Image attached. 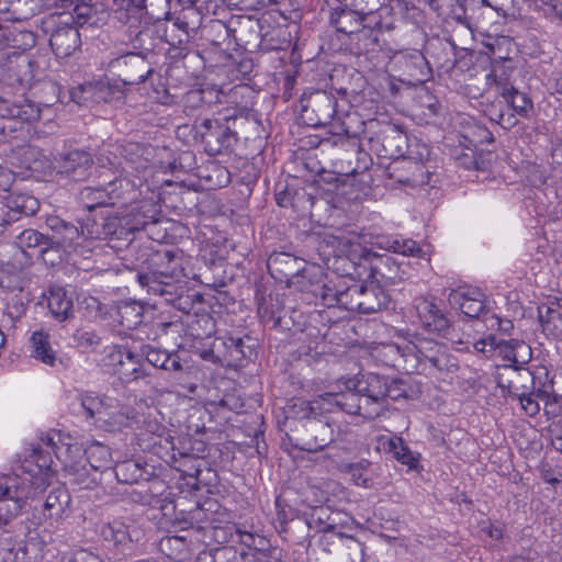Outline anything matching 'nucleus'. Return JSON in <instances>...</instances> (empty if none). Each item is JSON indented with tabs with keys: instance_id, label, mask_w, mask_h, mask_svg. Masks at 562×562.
Instances as JSON below:
<instances>
[{
	"instance_id": "nucleus-1",
	"label": "nucleus",
	"mask_w": 562,
	"mask_h": 562,
	"mask_svg": "<svg viewBox=\"0 0 562 562\" xmlns=\"http://www.w3.org/2000/svg\"><path fill=\"white\" fill-rule=\"evenodd\" d=\"M108 206L117 207L115 218L123 232L134 233L156 225L162 217L155 190L148 181L127 173L104 186Z\"/></svg>"
},
{
	"instance_id": "nucleus-2",
	"label": "nucleus",
	"mask_w": 562,
	"mask_h": 562,
	"mask_svg": "<svg viewBox=\"0 0 562 562\" xmlns=\"http://www.w3.org/2000/svg\"><path fill=\"white\" fill-rule=\"evenodd\" d=\"M46 225L50 229V248H58L69 256L88 259L101 251L103 239L95 222L78 224L67 222L59 216H48Z\"/></svg>"
},
{
	"instance_id": "nucleus-3",
	"label": "nucleus",
	"mask_w": 562,
	"mask_h": 562,
	"mask_svg": "<svg viewBox=\"0 0 562 562\" xmlns=\"http://www.w3.org/2000/svg\"><path fill=\"white\" fill-rule=\"evenodd\" d=\"M42 441L54 451L55 457L61 462L69 484L79 490H89L99 484L101 474L83 461L81 447L74 441L71 436L60 430L50 429L44 434Z\"/></svg>"
},
{
	"instance_id": "nucleus-4",
	"label": "nucleus",
	"mask_w": 562,
	"mask_h": 562,
	"mask_svg": "<svg viewBox=\"0 0 562 562\" xmlns=\"http://www.w3.org/2000/svg\"><path fill=\"white\" fill-rule=\"evenodd\" d=\"M321 409V403L296 398L289 406L288 419H297L302 423V429L297 430L295 446L304 451L316 452L323 450L335 439L333 425L325 418H318L316 411Z\"/></svg>"
},
{
	"instance_id": "nucleus-5",
	"label": "nucleus",
	"mask_w": 562,
	"mask_h": 562,
	"mask_svg": "<svg viewBox=\"0 0 562 562\" xmlns=\"http://www.w3.org/2000/svg\"><path fill=\"white\" fill-rule=\"evenodd\" d=\"M32 72H0V116L19 119L23 122L36 121L40 108L25 98L31 88Z\"/></svg>"
},
{
	"instance_id": "nucleus-6",
	"label": "nucleus",
	"mask_w": 562,
	"mask_h": 562,
	"mask_svg": "<svg viewBox=\"0 0 562 562\" xmlns=\"http://www.w3.org/2000/svg\"><path fill=\"white\" fill-rule=\"evenodd\" d=\"M159 268L150 273L139 274V283L156 295L171 294L173 283L184 281L188 260L181 250H166L159 256Z\"/></svg>"
},
{
	"instance_id": "nucleus-7",
	"label": "nucleus",
	"mask_w": 562,
	"mask_h": 562,
	"mask_svg": "<svg viewBox=\"0 0 562 562\" xmlns=\"http://www.w3.org/2000/svg\"><path fill=\"white\" fill-rule=\"evenodd\" d=\"M430 79H418L412 81L405 78H397L395 76H387L389 89L392 94L406 93L414 100L413 112L414 115L429 123L432 119L439 116L442 112V106L436 95H434L426 82Z\"/></svg>"
},
{
	"instance_id": "nucleus-8",
	"label": "nucleus",
	"mask_w": 562,
	"mask_h": 562,
	"mask_svg": "<svg viewBox=\"0 0 562 562\" xmlns=\"http://www.w3.org/2000/svg\"><path fill=\"white\" fill-rule=\"evenodd\" d=\"M206 445L191 436H178L172 450L160 451V459L181 473L182 477L198 479Z\"/></svg>"
},
{
	"instance_id": "nucleus-9",
	"label": "nucleus",
	"mask_w": 562,
	"mask_h": 562,
	"mask_svg": "<svg viewBox=\"0 0 562 562\" xmlns=\"http://www.w3.org/2000/svg\"><path fill=\"white\" fill-rule=\"evenodd\" d=\"M46 33H49V46L56 58L71 56L81 46L80 33L66 12L50 14L44 22Z\"/></svg>"
},
{
	"instance_id": "nucleus-10",
	"label": "nucleus",
	"mask_w": 562,
	"mask_h": 562,
	"mask_svg": "<svg viewBox=\"0 0 562 562\" xmlns=\"http://www.w3.org/2000/svg\"><path fill=\"white\" fill-rule=\"evenodd\" d=\"M340 307L359 314H372L387 307L389 295L379 285L353 283L345 288L340 299Z\"/></svg>"
},
{
	"instance_id": "nucleus-11",
	"label": "nucleus",
	"mask_w": 562,
	"mask_h": 562,
	"mask_svg": "<svg viewBox=\"0 0 562 562\" xmlns=\"http://www.w3.org/2000/svg\"><path fill=\"white\" fill-rule=\"evenodd\" d=\"M207 346L200 351V357L221 366L244 367L254 355V349L240 337L215 338Z\"/></svg>"
},
{
	"instance_id": "nucleus-12",
	"label": "nucleus",
	"mask_w": 562,
	"mask_h": 562,
	"mask_svg": "<svg viewBox=\"0 0 562 562\" xmlns=\"http://www.w3.org/2000/svg\"><path fill=\"white\" fill-rule=\"evenodd\" d=\"M140 0H112L109 3V24L113 27L125 29L130 40L143 42L144 36H148L145 31L144 16Z\"/></svg>"
},
{
	"instance_id": "nucleus-13",
	"label": "nucleus",
	"mask_w": 562,
	"mask_h": 562,
	"mask_svg": "<svg viewBox=\"0 0 562 562\" xmlns=\"http://www.w3.org/2000/svg\"><path fill=\"white\" fill-rule=\"evenodd\" d=\"M58 8L71 16L79 27H102L109 24L108 0H59Z\"/></svg>"
},
{
	"instance_id": "nucleus-14",
	"label": "nucleus",
	"mask_w": 562,
	"mask_h": 562,
	"mask_svg": "<svg viewBox=\"0 0 562 562\" xmlns=\"http://www.w3.org/2000/svg\"><path fill=\"white\" fill-rule=\"evenodd\" d=\"M70 502V494L64 486L53 488L46 496L41 512L33 514V522L49 533L60 530L69 515Z\"/></svg>"
},
{
	"instance_id": "nucleus-15",
	"label": "nucleus",
	"mask_w": 562,
	"mask_h": 562,
	"mask_svg": "<svg viewBox=\"0 0 562 562\" xmlns=\"http://www.w3.org/2000/svg\"><path fill=\"white\" fill-rule=\"evenodd\" d=\"M291 46V33L278 25L263 30L262 49L256 55V67L269 63L274 69L286 65L288 48Z\"/></svg>"
},
{
	"instance_id": "nucleus-16",
	"label": "nucleus",
	"mask_w": 562,
	"mask_h": 562,
	"mask_svg": "<svg viewBox=\"0 0 562 562\" xmlns=\"http://www.w3.org/2000/svg\"><path fill=\"white\" fill-rule=\"evenodd\" d=\"M352 387L360 392L364 401V412L369 418H376L385 412V393L387 376L373 372L362 373L350 379Z\"/></svg>"
},
{
	"instance_id": "nucleus-17",
	"label": "nucleus",
	"mask_w": 562,
	"mask_h": 562,
	"mask_svg": "<svg viewBox=\"0 0 562 562\" xmlns=\"http://www.w3.org/2000/svg\"><path fill=\"white\" fill-rule=\"evenodd\" d=\"M265 29L261 20L246 14L231 16V21H228L232 40L248 55L251 48L260 47L262 49Z\"/></svg>"
},
{
	"instance_id": "nucleus-18",
	"label": "nucleus",
	"mask_w": 562,
	"mask_h": 562,
	"mask_svg": "<svg viewBox=\"0 0 562 562\" xmlns=\"http://www.w3.org/2000/svg\"><path fill=\"white\" fill-rule=\"evenodd\" d=\"M32 492L19 485V477L0 476V514L1 520L7 525L19 515L25 501L32 498Z\"/></svg>"
},
{
	"instance_id": "nucleus-19",
	"label": "nucleus",
	"mask_w": 562,
	"mask_h": 562,
	"mask_svg": "<svg viewBox=\"0 0 562 562\" xmlns=\"http://www.w3.org/2000/svg\"><path fill=\"white\" fill-rule=\"evenodd\" d=\"M47 50L22 49L18 46L0 49V70L29 68L30 70H47L50 67Z\"/></svg>"
},
{
	"instance_id": "nucleus-20",
	"label": "nucleus",
	"mask_w": 562,
	"mask_h": 562,
	"mask_svg": "<svg viewBox=\"0 0 562 562\" xmlns=\"http://www.w3.org/2000/svg\"><path fill=\"white\" fill-rule=\"evenodd\" d=\"M204 68L213 70L222 68L226 70H252L256 67L252 57L238 49L235 53H228L221 47V44H210L203 48Z\"/></svg>"
},
{
	"instance_id": "nucleus-21",
	"label": "nucleus",
	"mask_w": 562,
	"mask_h": 562,
	"mask_svg": "<svg viewBox=\"0 0 562 562\" xmlns=\"http://www.w3.org/2000/svg\"><path fill=\"white\" fill-rule=\"evenodd\" d=\"M201 137L210 156L228 153L237 142V135L218 120L205 119L201 123Z\"/></svg>"
},
{
	"instance_id": "nucleus-22",
	"label": "nucleus",
	"mask_w": 562,
	"mask_h": 562,
	"mask_svg": "<svg viewBox=\"0 0 562 562\" xmlns=\"http://www.w3.org/2000/svg\"><path fill=\"white\" fill-rule=\"evenodd\" d=\"M42 435L41 437H43ZM41 443L43 447L46 448L44 450L43 448H36L33 450L32 454L30 456V460L26 461V472L29 474V479H25V481H29L30 487H27L30 491L33 490L32 494L33 496L37 491H44L45 487L49 484V480L53 477L52 473V464H53V457L52 454L54 451L47 447L43 441L42 438Z\"/></svg>"
},
{
	"instance_id": "nucleus-23",
	"label": "nucleus",
	"mask_w": 562,
	"mask_h": 562,
	"mask_svg": "<svg viewBox=\"0 0 562 562\" xmlns=\"http://www.w3.org/2000/svg\"><path fill=\"white\" fill-rule=\"evenodd\" d=\"M173 434V430L168 429L156 419H148L144 422L138 435V445L160 458V451L172 450V445L177 441Z\"/></svg>"
},
{
	"instance_id": "nucleus-24",
	"label": "nucleus",
	"mask_w": 562,
	"mask_h": 562,
	"mask_svg": "<svg viewBox=\"0 0 562 562\" xmlns=\"http://www.w3.org/2000/svg\"><path fill=\"white\" fill-rule=\"evenodd\" d=\"M366 7L359 8L357 3L327 13L329 25L338 33L346 35L350 41L360 40L363 27Z\"/></svg>"
},
{
	"instance_id": "nucleus-25",
	"label": "nucleus",
	"mask_w": 562,
	"mask_h": 562,
	"mask_svg": "<svg viewBox=\"0 0 562 562\" xmlns=\"http://www.w3.org/2000/svg\"><path fill=\"white\" fill-rule=\"evenodd\" d=\"M445 348V345L427 337L415 336L414 339L406 341L408 349V366H405V372L414 373L427 369L432 358Z\"/></svg>"
},
{
	"instance_id": "nucleus-26",
	"label": "nucleus",
	"mask_w": 562,
	"mask_h": 562,
	"mask_svg": "<svg viewBox=\"0 0 562 562\" xmlns=\"http://www.w3.org/2000/svg\"><path fill=\"white\" fill-rule=\"evenodd\" d=\"M46 541L37 533L29 532L26 537L7 548L2 562H42L45 557Z\"/></svg>"
},
{
	"instance_id": "nucleus-27",
	"label": "nucleus",
	"mask_w": 562,
	"mask_h": 562,
	"mask_svg": "<svg viewBox=\"0 0 562 562\" xmlns=\"http://www.w3.org/2000/svg\"><path fill=\"white\" fill-rule=\"evenodd\" d=\"M449 304L468 317L475 318L484 311V294L473 285L463 284L452 289L448 296Z\"/></svg>"
},
{
	"instance_id": "nucleus-28",
	"label": "nucleus",
	"mask_w": 562,
	"mask_h": 562,
	"mask_svg": "<svg viewBox=\"0 0 562 562\" xmlns=\"http://www.w3.org/2000/svg\"><path fill=\"white\" fill-rule=\"evenodd\" d=\"M494 367V382L507 401L514 395H518L519 391L525 387L522 382L531 376L529 370L524 369V366L495 364Z\"/></svg>"
},
{
	"instance_id": "nucleus-29",
	"label": "nucleus",
	"mask_w": 562,
	"mask_h": 562,
	"mask_svg": "<svg viewBox=\"0 0 562 562\" xmlns=\"http://www.w3.org/2000/svg\"><path fill=\"white\" fill-rule=\"evenodd\" d=\"M417 156H414L411 145L408 146V156L402 162L409 175L398 177V181L412 187H424L431 183L432 175L424 164V159L429 156V149L426 145H417Z\"/></svg>"
},
{
	"instance_id": "nucleus-30",
	"label": "nucleus",
	"mask_w": 562,
	"mask_h": 562,
	"mask_svg": "<svg viewBox=\"0 0 562 562\" xmlns=\"http://www.w3.org/2000/svg\"><path fill=\"white\" fill-rule=\"evenodd\" d=\"M299 258L286 254V252H273L268 257L267 267L271 276L277 277L276 273L281 277H294L293 283L297 284L301 291L305 290L304 280L311 277V270L303 268L300 269Z\"/></svg>"
},
{
	"instance_id": "nucleus-31",
	"label": "nucleus",
	"mask_w": 562,
	"mask_h": 562,
	"mask_svg": "<svg viewBox=\"0 0 562 562\" xmlns=\"http://www.w3.org/2000/svg\"><path fill=\"white\" fill-rule=\"evenodd\" d=\"M123 156L131 170L127 173L133 177H140L143 181H147L153 173L151 160L154 157V148L150 145L139 143H128L123 147Z\"/></svg>"
},
{
	"instance_id": "nucleus-32",
	"label": "nucleus",
	"mask_w": 562,
	"mask_h": 562,
	"mask_svg": "<svg viewBox=\"0 0 562 562\" xmlns=\"http://www.w3.org/2000/svg\"><path fill=\"white\" fill-rule=\"evenodd\" d=\"M346 391L338 393H326L322 396V404H334L340 411L361 417L362 419L371 420L364 412V401L360 392L352 387L351 380L346 383Z\"/></svg>"
},
{
	"instance_id": "nucleus-33",
	"label": "nucleus",
	"mask_w": 562,
	"mask_h": 562,
	"mask_svg": "<svg viewBox=\"0 0 562 562\" xmlns=\"http://www.w3.org/2000/svg\"><path fill=\"white\" fill-rule=\"evenodd\" d=\"M415 311L422 327L429 333H442L448 328V319L434 299L418 297L415 300Z\"/></svg>"
},
{
	"instance_id": "nucleus-34",
	"label": "nucleus",
	"mask_w": 562,
	"mask_h": 562,
	"mask_svg": "<svg viewBox=\"0 0 562 562\" xmlns=\"http://www.w3.org/2000/svg\"><path fill=\"white\" fill-rule=\"evenodd\" d=\"M364 16L361 34L363 37L371 35L372 32L383 33L395 29L396 18L390 3L383 2L376 9L366 7Z\"/></svg>"
},
{
	"instance_id": "nucleus-35",
	"label": "nucleus",
	"mask_w": 562,
	"mask_h": 562,
	"mask_svg": "<svg viewBox=\"0 0 562 562\" xmlns=\"http://www.w3.org/2000/svg\"><path fill=\"white\" fill-rule=\"evenodd\" d=\"M530 356L529 346L519 339H499L494 337V357L501 358L502 362L496 364H526Z\"/></svg>"
},
{
	"instance_id": "nucleus-36",
	"label": "nucleus",
	"mask_w": 562,
	"mask_h": 562,
	"mask_svg": "<svg viewBox=\"0 0 562 562\" xmlns=\"http://www.w3.org/2000/svg\"><path fill=\"white\" fill-rule=\"evenodd\" d=\"M56 162L60 173H65L74 180H80L86 176L93 160L90 153L82 149H74L60 154Z\"/></svg>"
},
{
	"instance_id": "nucleus-37",
	"label": "nucleus",
	"mask_w": 562,
	"mask_h": 562,
	"mask_svg": "<svg viewBox=\"0 0 562 562\" xmlns=\"http://www.w3.org/2000/svg\"><path fill=\"white\" fill-rule=\"evenodd\" d=\"M159 551L169 560L183 562L191 558L192 540L187 535H167L158 543Z\"/></svg>"
},
{
	"instance_id": "nucleus-38",
	"label": "nucleus",
	"mask_w": 562,
	"mask_h": 562,
	"mask_svg": "<svg viewBox=\"0 0 562 562\" xmlns=\"http://www.w3.org/2000/svg\"><path fill=\"white\" fill-rule=\"evenodd\" d=\"M37 0H0V19L7 22H22L38 11Z\"/></svg>"
},
{
	"instance_id": "nucleus-39",
	"label": "nucleus",
	"mask_w": 562,
	"mask_h": 562,
	"mask_svg": "<svg viewBox=\"0 0 562 562\" xmlns=\"http://www.w3.org/2000/svg\"><path fill=\"white\" fill-rule=\"evenodd\" d=\"M113 472L119 483L135 484L148 481L154 474V467H148L137 460H124L115 464Z\"/></svg>"
},
{
	"instance_id": "nucleus-40",
	"label": "nucleus",
	"mask_w": 562,
	"mask_h": 562,
	"mask_svg": "<svg viewBox=\"0 0 562 562\" xmlns=\"http://www.w3.org/2000/svg\"><path fill=\"white\" fill-rule=\"evenodd\" d=\"M47 307L58 322H65L72 317L74 302L67 291L61 286H52L48 290Z\"/></svg>"
},
{
	"instance_id": "nucleus-41",
	"label": "nucleus",
	"mask_w": 562,
	"mask_h": 562,
	"mask_svg": "<svg viewBox=\"0 0 562 562\" xmlns=\"http://www.w3.org/2000/svg\"><path fill=\"white\" fill-rule=\"evenodd\" d=\"M406 341L381 344L375 348V358L380 359L385 366H390L397 370H404L408 366V349Z\"/></svg>"
},
{
	"instance_id": "nucleus-42",
	"label": "nucleus",
	"mask_w": 562,
	"mask_h": 562,
	"mask_svg": "<svg viewBox=\"0 0 562 562\" xmlns=\"http://www.w3.org/2000/svg\"><path fill=\"white\" fill-rule=\"evenodd\" d=\"M81 456L83 461L100 474L111 468L112 452L100 441L93 440L85 449L81 448Z\"/></svg>"
},
{
	"instance_id": "nucleus-43",
	"label": "nucleus",
	"mask_w": 562,
	"mask_h": 562,
	"mask_svg": "<svg viewBox=\"0 0 562 562\" xmlns=\"http://www.w3.org/2000/svg\"><path fill=\"white\" fill-rule=\"evenodd\" d=\"M32 357L46 366L54 367L56 363V352L50 344V335L45 329H38L32 333L30 338Z\"/></svg>"
},
{
	"instance_id": "nucleus-44",
	"label": "nucleus",
	"mask_w": 562,
	"mask_h": 562,
	"mask_svg": "<svg viewBox=\"0 0 562 562\" xmlns=\"http://www.w3.org/2000/svg\"><path fill=\"white\" fill-rule=\"evenodd\" d=\"M223 104L232 106L243 115L248 112L254 97V91L248 85L238 83L233 87L224 86Z\"/></svg>"
},
{
	"instance_id": "nucleus-45",
	"label": "nucleus",
	"mask_w": 562,
	"mask_h": 562,
	"mask_svg": "<svg viewBox=\"0 0 562 562\" xmlns=\"http://www.w3.org/2000/svg\"><path fill=\"white\" fill-rule=\"evenodd\" d=\"M114 375H116L122 383L127 384L144 379L148 376L149 373L140 357L130 350L126 355V359H124L122 364L115 370Z\"/></svg>"
},
{
	"instance_id": "nucleus-46",
	"label": "nucleus",
	"mask_w": 562,
	"mask_h": 562,
	"mask_svg": "<svg viewBox=\"0 0 562 562\" xmlns=\"http://www.w3.org/2000/svg\"><path fill=\"white\" fill-rule=\"evenodd\" d=\"M384 449L392 453L394 459L406 465L409 470L418 468L420 454L412 451L401 437L394 436L383 443Z\"/></svg>"
},
{
	"instance_id": "nucleus-47",
	"label": "nucleus",
	"mask_w": 562,
	"mask_h": 562,
	"mask_svg": "<svg viewBox=\"0 0 562 562\" xmlns=\"http://www.w3.org/2000/svg\"><path fill=\"white\" fill-rule=\"evenodd\" d=\"M385 409L387 408V398L397 401L400 398H413L420 393L417 383H413L412 376L386 380Z\"/></svg>"
},
{
	"instance_id": "nucleus-48",
	"label": "nucleus",
	"mask_w": 562,
	"mask_h": 562,
	"mask_svg": "<svg viewBox=\"0 0 562 562\" xmlns=\"http://www.w3.org/2000/svg\"><path fill=\"white\" fill-rule=\"evenodd\" d=\"M5 206L20 215L30 216L37 212L40 207L38 200L24 192L12 191L3 196Z\"/></svg>"
},
{
	"instance_id": "nucleus-49",
	"label": "nucleus",
	"mask_w": 562,
	"mask_h": 562,
	"mask_svg": "<svg viewBox=\"0 0 562 562\" xmlns=\"http://www.w3.org/2000/svg\"><path fill=\"white\" fill-rule=\"evenodd\" d=\"M390 64L402 70H422L425 66L428 70H432L426 57L417 49L396 52L390 58Z\"/></svg>"
},
{
	"instance_id": "nucleus-50",
	"label": "nucleus",
	"mask_w": 562,
	"mask_h": 562,
	"mask_svg": "<svg viewBox=\"0 0 562 562\" xmlns=\"http://www.w3.org/2000/svg\"><path fill=\"white\" fill-rule=\"evenodd\" d=\"M203 12L201 9L191 7L181 8L175 18L173 24L187 35L195 33L203 25Z\"/></svg>"
},
{
	"instance_id": "nucleus-51",
	"label": "nucleus",
	"mask_w": 562,
	"mask_h": 562,
	"mask_svg": "<svg viewBox=\"0 0 562 562\" xmlns=\"http://www.w3.org/2000/svg\"><path fill=\"white\" fill-rule=\"evenodd\" d=\"M103 540L114 546H125L132 541L128 527L121 518H114L104 522L100 528Z\"/></svg>"
},
{
	"instance_id": "nucleus-52",
	"label": "nucleus",
	"mask_w": 562,
	"mask_h": 562,
	"mask_svg": "<svg viewBox=\"0 0 562 562\" xmlns=\"http://www.w3.org/2000/svg\"><path fill=\"white\" fill-rule=\"evenodd\" d=\"M257 533L240 530L235 525H227L225 527H215L214 537L218 542H238L247 548L255 544Z\"/></svg>"
},
{
	"instance_id": "nucleus-53",
	"label": "nucleus",
	"mask_w": 562,
	"mask_h": 562,
	"mask_svg": "<svg viewBox=\"0 0 562 562\" xmlns=\"http://www.w3.org/2000/svg\"><path fill=\"white\" fill-rule=\"evenodd\" d=\"M171 0H140L145 25L162 20H170Z\"/></svg>"
},
{
	"instance_id": "nucleus-54",
	"label": "nucleus",
	"mask_w": 562,
	"mask_h": 562,
	"mask_svg": "<svg viewBox=\"0 0 562 562\" xmlns=\"http://www.w3.org/2000/svg\"><path fill=\"white\" fill-rule=\"evenodd\" d=\"M171 68L184 70H205L204 68V54L202 50H194L188 48L179 49L172 57Z\"/></svg>"
},
{
	"instance_id": "nucleus-55",
	"label": "nucleus",
	"mask_w": 562,
	"mask_h": 562,
	"mask_svg": "<svg viewBox=\"0 0 562 562\" xmlns=\"http://www.w3.org/2000/svg\"><path fill=\"white\" fill-rule=\"evenodd\" d=\"M130 417L122 409H111L109 405L99 412L97 425L105 431H117L128 426Z\"/></svg>"
},
{
	"instance_id": "nucleus-56",
	"label": "nucleus",
	"mask_w": 562,
	"mask_h": 562,
	"mask_svg": "<svg viewBox=\"0 0 562 562\" xmlns=\"http://www.w3.org/2000/svg\"><path fill=\"white\" fill-rule=\"evenodd\" d=\"M144 306L136 301H124L117 307L120 323L127 329H133L143 322Z\"/></svg>"
},
{
	"instance_id": "nucleus-57",
	"label": "nucleus",
	"mask_w": 562,
	"mask_h": 562,
	"mask_svg": "<svg viewBox=\"0 0 562 562\" xmlns=\"http://www.w3.org/2000/svg\"><path fill=\"white\" fill-rule=\"evenodd\" d=\"M146 50V54L143 52H125L123 54H120L116 57L110 59V61L108 63V68L119 69L123 67H132L138 69L147 68L146 70H154L146 60V56L148 53H150V49Z\"/></svg>"
},
{
	"instance_id": "nucleus-58",
	"label": "nucleus",
	"mask_w": 562,
	"mask_h": 562,
	"mask_svg": "<svg viewBox=\"0 0 562 562\" xmlns=\"http://www.w3.org/2000/svg\"><path fill=\"white\" fill-rule=\"evenodd\" d=\"M190 335L198 341L211 339L216 331V323L207 313L196 315L189 324Z\"/></svg>"
},
{
	"instance_id": "nucleus-59",
	"label": "nucleus",
	"mask_w": 562,
	"mask_h": 562,
	"mask_svg": "<svg viewBox=\"0 0 562 562\" xmlns=\"http://www.w3.org/2000/svg\"><path fill=\"white\" fill-rule=\"evenodd\" d=\"M389 245V249L393 252L411 256L419 259L429 260L428 254L418 245V243L412 238H404L402 236H396L392 238Z\"/></svg>"
},
{
	"instance_id": "nucleus-60",
	"label": "nucleus",
	"mask_w": 562,
	"mask_h": 562,
	"mask_svg": "<svg viewBox=\"0 0 562 562\" xmlns=\"http://www.w3.org/2000/svg\"><path fill=\"white\" fill-rule=\"evenodd\" d=\"M502 98L508 106L520 115H526L532 105L530 99L513 86L503 88Z\"/></svg>"
},
{
	"instance_id": "nucleus-61",
	"label": "nucleus",
	"mask_w": 562,
	"mask_h": 562,
	"mask_svg": "<svg viewBox=\"0 0 562 562\" xmlns=\"http://www.w3.org/2000/svg\"><path fill=\"white\" fill-rule=\"evenodd\" d=\"M128 351L130 349L124 346H106L101 358V366L104 371L114 375L115 370L122 364L123 360L126 359Z\"/></svg>"
},
{
	"instance_id": "nucleus-62",
	"label": "nucleus",
	"mask_w": 562,
	"mask_h": 562,
	"mask_svg": "<svg viewBox=\"0 0 562 562\" xmlns=\"http://www.w3.org/2000/svg\"><path fill=\"white\" fill-rule=\"evenodd\" d=\"M205 512L199 505H194V507L189 510L180 509L175 514V519L172 521L175 527H178L181 531H187L196 524H200L204 520Z\"/></svg>"
},
{
	"instance_id": "nucleus-63",
	"label": "nucleus",
	"mask_w": 562,
	"mask_h": 562,
	"mask_svg": "<svg viewBox=\"0 0 562 562\" xmlns=\"http://www.w3.org/2000/svg\"><path fill=\"white\" fill-rule=\"evenodd\" d=\"M372 463L368 460H361L350 463L346 467V471L350 474L351 480L358 486L370 487L373 484L371 475Z\"/></svg>"
},
{
	"instance_id": "nucleus-64",
	"label": "nucleus",
	"mask_w": 562,
	"mask_h": 562,
	"mask_svg": "<svg viewBox=\"0 0 562 562\" xmlns=\"http://www.w3.org/2000/svg\"><path fill=\"white\" fill-rule=\"evenodd\" d=\"M79 199L83 207L88 211H92L101 206H108L104 187H86L80 191Z\"/></svg>"
}]
</instances>
